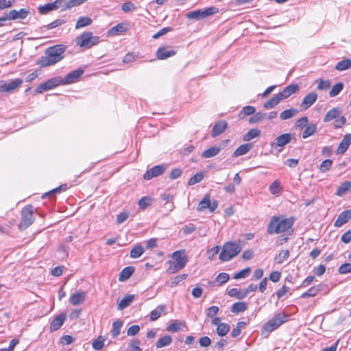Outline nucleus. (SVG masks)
I'll return each instance as SVG.
<instances>
[{"label": "nucleus", "mask_w": 351, "mask_h": 351, "mask_svg": "<svg viewBox=\"0 0 351 351\" xmlns=\"http://www.w3.org/2000/svg\"><path fill=\"white\" fill-rule=\"evenodd\" d=\"M171 343V337L170 335H165L157 341L156 346L157 348H162L163 347L169 346Z\"/></svg>", "instance_id": "obj_38"}, {"label": "nucleus", "mask_w": 351, "mask_h": 351, "mask_svg": "<svg viewBox=\"0 0 351 351\" xmlns=\"http://www.w3.org/2000/svg\"><path fill=\"white\" fill-rule=\"evenodd\" d=\"M346 123V119L341 114L335 119L334 128H340Z\"/></svg>", "instance_id": "obj_59"}, {"label": "nucleus", "mask_w": 351, "mask_h": 351, "mask_svg": "<svg viewBox=\"0 0 351 351\" xmlns=\"http://www.w3.org/2000/svg\"><path fill=\"white\" fill-rule=\"evenodd\" d=\"M341 114V110L339 108H333L327 112L323 119L324 122H329L332 120H335Z\"/></svg>", "instance_id": "obj_25"}, {"label": "nucleus", "mask_w": 351, "mask_h": 351, "mask_svg": "<svg viewBox=\"0 0 351 351\" xmlns=\"http://www.w3.org/2000/svg\"><path fill=\"white\" fill-rule=\"evenodd\" d=\"M9 21H14L16 19H25L30 14L28 9L22 8L19 10H11L6 12Z\"/></svg>", "instance_id": "obj_11"}, {"label": "nucleus", "mask_w": 351, "mask_h": 351, "mask_svg": "<svg viewBox=\"0 0 351 351\" xmlns=\"http://www.w3.org/2000/svg\"><path fill=\"white\" fill-rule=\"evenodd\" d=\"M139 345H140L139 340H138V339L133 340L130 343L127 351H142V349L140 348Z\"/></svg>", "instance_id": "obj_60"}, {"label": "nucleus", "mask_w": 351, "mask_h": 351, "mask_svg": "<svg viewBox=\"0 0 351 351\" xmlns=\"http://www.w3.org/2000/svg\"><path fill=\"white\" fill-rule=\"evenodd\" d=\"M269 189L271 194L274 195H279L281 189L280 182L278 180H276L270 184Z\"/></svg>", "instance_id": "obj_46"}, {"label": "nucleus", "mask_w": 351, "mask_h": 351, "mask_svg": "<svg viewBox=\"0 0 351 351\" xmlns=\"http://www.w3.org/2000/svg\"><path fill=\"white\" fill-rule=\"evenodd\" d=\"M167 167L165 165H156L147 171L143 175V178L145 180H151L153 178L157 177L163 173Z\"/></svg>", "instance_id": "obj_12"}, {"label": "nucleus", "mask_w": 351, "mask_h": 351, "mask_svg": "<svg viewBox=\"0 0 351 351\" xmlns=\"http://www.w3.org/2000/svg\"><path fill=\"white\" fill-rule=\"evenodd\" d=\"M289 315L284 313L276 315L272 319L265 323L261 330V335L267 337L273 330L288 321Z\"/></svg>", "instance_id": "obj_3"}, {"label": "nucleus", "mask_w": 351, "mask_h": 351, "mask_svg": "<svg viewBox=\"0 0 351 351\" xmlns=\"http://www.w3.org/2000/svg\"><path fill=\"white\" fill-rule=\"evenodd\" d=\"M210 206V199L208 195H206L199 203L197 210L201 211L208 208Z\"/></svg>", "instance_id": "obj_54"}, {"label": "nucleus", "mask_w": 351, "mask_h": 351, "mask_svg": "<svg viewBox=\"0 0 351 351\" xmlns=\"http://www.w3.org/2000/svg\"><path fill=\"white\" fill-rule=\"evenodd\" d=\"M121 8L123 12H128L136 10L135 5L131 1H127L122 4Z\"/></svg>", "instance_id": "obj_61"}, {"label": "nucleus", "mask_w": 351, "mask_h": 351, "mask_svg": "<svg viewBox=\"0 0 351 351\" xmlns=\"http://www.w3.org/2000/svg\"><path fill=\"white\" fill-rule=\"evenodd\" d=\"M134 267L132 266L126 267L122 269L119 276V280L124 282L128 280L134 273Z\"/></svg>", "instance_id": "obj_27"}, {"label": "nucleus", "mask_w": 351, "mask_h": 351, "mask_svg": "<svg viewBox=\"0 0 351 351\" xmlns=\"http://www.w3.org/2000/svg\"><path fill=\"white\" fill-rule=\"evenodd\" d=\"M343 84L342 82H339L335 84L331 90L329 92V96L330 97H334L339 95L341 91L343 89Z\"/></svg>", "instance_id": "obj_49"}, {"label": "nucleus", "mask_w": 351, "mask_h": 351, "mask_svg": "<svg viewBox=\"0 0 351 351\" xmlns=\"http://www.w3.org/2000/svg\"><path fill=\"white\" fill-rule=\"evenodd\" d=\"M332 161L331 160H330V159L324 160V161H322V162L320 165L319 171L321 172L324 173L330 169V167H332Z\"/></svg>", "instance_id": "obj_57"}, {"label": "nucleus", "mask_w": 351, "mask_h": 351, "mask_svg": "<svg viewBox=\"0 0 351 351\" xmlns=\"http://www.w3.org/2000/svg\"><path fill=\"white\" fill-rule=\"evenodd\" d=\"M105 338L100 335L97 339H94L92 346L93 348L96 350H99L104 346Z\"/></svg>", "instance_id": "obj_53"}, {"label": "nucleus", "mask_w": 351, "mask_h": 351, "mask_svg": "<svg viewBox=\"0 0 351 351\" xmlns=\"http://www.w3.org/2000/svg\"><path fill=\"white\" fill-rule=\"evenodd\" d=\"M126 30H127L126 25L125 23H118L117 25L111 27L108 30V34L109 36H115L119 34L123 33V32H126Z\"/></svg>", "instance_id": "obj_28"}, {"label": "nucleus", "mask_w": 351, "mask_h": 351, "mask_svg": "<svg viewBox=\"0 0 351 351\" xmlns=\"http://www.w3.org/2000/svg\"><path fill=\"white\" fill-rule=\"evenodd\" d=\"M84 73L82 69H76L69 73L64 78H62V84H70L76 82Z\"/></svg>", "instance_id": "obj_13"}, {"label": "nucleus", "mask_w": 351, "mask_h": 351, "mask_svg": "<svg viewBox=\"0 0 351 351\" xmlns=\"http://www.w3.org/2000/svg\"><path fill=\"white\" fill-rule=\"evenodd\" d=\"M134 295L129 294L125 295L118 304V309L123 310L127 308L133 302Z\"/></svg>", "instance_id": "obj_31"}, {"label": "nucleus", "mask_w": 351, "mask_h": 351, "mask_svg": "<svg viewBox=\"0 0 351 351\" xmlns=\"http://www.w3.org/2000/svg\"><path fill=\"white\" fill-rule=\"evenodd\" d=\"M60 84H62L61 77H55L40 84L36 89L35 93H42L44 91L52 89Z\"/></svg>", "instance_id": "obj_8"}, {"label": "nucleus", "mask_w": 351, "mask_h": 351, "mask_svg": "<svg viewBox=\"0 0 351 351\" xmlns=\"http://www.w3.org/2000/svg\"><path fill=\"white\" fill-rule=\"evenodd\" d=\"M241 251V247L239 244L234 242H227L223 245L219 258L221 261H229L239 254Z\"/></svg>", "instance_id": "obj_4"}, {"label": "nucleus", "mask_w": 351, "mask_h": 351, "mask_svg": "<svg viewBox=\"0 0 351 351\" xmlns=\"http://www.w3.org/2000/svg\"><path fill=\"white\" fill-rule=\"evenodd\" d=\"M267 117V114L258 112L252 114V116L249 119V123L251 124L257 123L262 121Z\"/></svg>", "instance_id": "obj_41"}, {"label": "nucleus", "mask_w": 351, "mask_h": 351, "mask_svg": "<svg viewBox=\"0 0 351 351\" xmlns=\"http://www.w3.org/2000/svg\"><path fill=\"white\" fill-rule=\"evenodd\" d=\"M291 136L292 134L290 133L281 134L275 138L274 143H271V146L282 147L291 141Z\"/></svg>", "instance_id": "obj_18"}, {"label": "nucleus", "mask_w": 351, "mask_h": 351, "mask_svg": "<svg viewBox=\"0 0 351 351\" xmlns=\"http://www.w3.org/2000/svg\"><path fill=\"white\" fill-rule=\"evenodd\" d=\"M280 101H282L281 97H280L279 94H276L268 101H267L264 104L263 107L266 109L273 108L276 106L280 102Z\"/></svg>", "instance_id": "obj_29"}, {"label": "nucleus", "mask_w": 351, "mask_h": 351, "mask_svg": "<svg viewBox=\"0 0 351 351\" xmlns=\"http://www.w3.org/2000/svg\"><path fill=\"white\" fill-rule=\"evenodd\" d=\"M185 326V323L181 320H174L171 323H170L166 330L170 332H176L181 330H182Z\"/></svg>", "instance_id": "obj_23"}, {"label": "nucleus", "mask_w": 351, "mask_h": 351, "mask_svg": "<svg viewBox=\"0 0 351 351\" xmlns=\"http://www.w3.org/2000/svg\"><path fill=\"white\" fill-rule=\"evenodd\" d=\"M66 315L61 313L55 317L50 324V331L53 332L58 330L64 324L66 320Z\"/></svg>", "instance_id": "obj_21"}, {"label": "nucleus", "mask_w": 351, "mask_h": 351, "mask_svg": "<svg viewBox=\"0 0 351 351\" xmlns=\"http://www.w3.org/2000/svg\"><path fill=\"white\" fill-rule=\"evenodd\" d=\"M22 83L23 80L20 78L12 80L9 82L1 81L0 82V92H11L20 86Z\"/></svg>", "instance_id": "obj_10"}, {"label": "nucleus", "mask_w": 351, "mask_h": 351, "mask_svg": "<svg viewBox=\"0 0 351 351\" xmlns=\"http://www.w3.org/2000/svg\"><path fill=\"white\" fill-rule=\"evenodd\" d=\"M152 204V199L149 197H143L138 201V206L142 209H145Z\"/></svg>", "instance_id": "obj_58"}, {"label": "nucleus", "mask_w": 351, "mask_h": 351, "mask_svg": "<svg viewBox=\"0 0 351 351\" xmlns=\"http://www.w3.org/2000/svg\"><path fill=\"white\" fill-rule=\"evenodd\" d=\"M252 147L253 145L252 143L243 144L235 149V151L233 153V156L238 157L246 154L252 149Z\"/></svg>", "instance_id": "obj_26"}, {"label": "nucleus", "mask_w": 351, "mask_h": 351, "mask_svg": "<svg viewBox=\"0 0 351 351\" xmlns=\"http://www.w3.org/2000/svg\"><path fill=\"white\" fill-rule=\"evenodd\" d=\"M261 132L258 129H251L243 136L244 141H250L253 138H258L261 136Z\"/></svg>", "instance_id": "obj_33"}, {"label": "nucleus", "mask_w": 351, "mask_h": 351, "mask_svg": "<svg viewBox=\"0 0 351 351\" xmlns=\"http://www.w3.org/2000/svg\"><path fill=\"white\" fill-rule=\"evenodd\" d=\"M289 256V250H285L281 251L278 255L275 256V261L277 264H282L284 261H287Z\"/></svg>", "instance_id": "obj_44"}, {"label": "nucleus", "mask_w": 351, "mask_h": 351, "mask_svg": "<svg viewBox=\"0 0 351 351\" xmlns=\"http://www.w3.org/2000/svg\"><path fill=\"white\" fill-rule=\"evenodd\" d=\"M321 290V285L312 287L301 295V298L315 297Z\"/></svg>", "instance_id": "obj_40"}, {"label": "nucleus", "mask_w": 351, "mask_h": 351, "mask_svg": "<svg viewBox=\"0 0 351 351\" xmlns=\"http://www.w3.org/2000/svg\"><path fill=\"white\" fill-rule=\"evenodd\" d=\"M294 221L293 217L273 216L267 226V232L269 234L286 232L292 228Z\"/></svg>", "instance_id": "obj_2"}, {"label": "nucleus", "mask_w": 351, "mask_h": 351, "mask_svg": "<svg viewBox=\"0 0 351 351\" xmlns=\"http://www.w3.org/2000/svg\"><path fill=\"white\" fill-rule=\"evenodd\" d=\"M351 219V209L341 212L334 223V226L339 228L346 223Z\"/></svg>", "instance_id": "obj_17"}, {"label": "nucleus", "mask_w": 351, "mask_h": 351, "mask_svg": "<svg viewBox=\"0 0 351 351\" xmlns=\"http://www.w3.org/2000/svg\"><path fill=\"white\" fill-rule=\"evenodd\" d=\"M76 43L81 47L89 49L99 43V37L93 36L91 32H86L77 37Z\"/></svg>", "instance_id": "obj_6"}, {"label": "nucleus", "mask_w": 351, "mask_h": 351, "mask_svg": "<svg viewBox=\"0 0 351 351\" xmlns=\"http://www.w3.org/2000/svg\"><path fill=\"white\" fill-rule=\"evenodd\" d=\"M221 150V148L219 147L213 146L206 150H204L202 153V157L204 158H208L211 157H214L217 156Z\"/></svg>", "instance_id": "obj_30"}, {"label": "nucleus", "mask_w": 351, "mask_h": 351, "mask_svg": "<svg viewBox=\"0 0 351 351\" xmlns=\"http://www.w3.org/2000/svg\"><path fill=\"white\" fill-rule=\"evenodd\" d=\"M217 8L210 7L204 10H197L193 12H189L186 14V18L189 19L200 20L204 19L210 15L214 14L217 12Z\"/></svg>", "instance_id": "obj_9"}, {"label": "nucleus", "mask_w": 351, "mask_h": 351, "mask_svg": "<svg viewBox=\"0 0 351 351\" xmlns=\"http://www.w3.org/2000/svg\"><path fill=\"white\" fill-rule=\"evenodd\" d=\"M351 189V182H344L337 189L336 194L339 196H341L346 193L349 189Z\"/></svg>", "instance_id": "obj_52"}, {"label": "nucleus", "mask_w": 351, "mask_h": 351, "mask_svg": "<svg viewBox=\"0 0 351 351\" xmlns=\"http://www.w3.org/2000/svg\"><path fill=\"white\" fill-rule=\"evenodd\" d=\"M247 309V304L243 302H238L232 304L231 311L234 313H239Z\"/></svg>", "instance_id": "obj_43"}, {"label": "nucleus", "mask_w": 351, "mask_h": 351, "mask_svg": "<svg viewBox=\"0 0 351 351\" xmlns=\"http://www.w3.org/2000/svg\"><path fill=\"white\" fill-rule=\"evenodd\" d=\"M92 23V19L88 16H81L78 19L75 24V28L80 29L86 27Z\"/></svg>", "instance_id": "obj_42"}, {"label": "nucleus", "mask_w": 351, "mask_h": 351, "mask_svg": "<svg viewBox=\"0 0 351 351\" xmlns=\"http://www.w3.org/2000/svg\"><path fill=\"white\" fill-rule=\"evenodd\" d=\"M228 128V123L226 121L221 120L217 121L213 126L211 136L216 137L225 132Z\"/></svg>", "instance_id": "obj_19"}, {"label": "nucleus", "mask_w": 351, "mask_h": 351, "mask_svg": "<svg viewBox=\"0 0 351 351\" xmlns=\"http://www.w3.org/2000/svg\"><path fill=\"white\" fill-rule=\"evenodd\" d=\"M33 222V207L31 205L26 206L21 210V219L19 224V228L21 230H25Z\"/></svg>", "instance_id": "obj_7"}, {"label": "nucleus", "mask_w": 351, "mask_h": 351, "mask_svg": "<svg viewBox=\"0 0 351 351\" xmlns=\"http://www.w3.org/2000/svg\"><path fill=\"white\" fill-rule=\"evenodd\" d=\"M122 326V321L117 320L112 323V329L111 330V334L113 337H116L120 334V331Z\"/></svg>", "instance_id": "obj_47"}, {"label": "nucleus", "mask_w": 351, "mask_h": 351, "mask_svg": "<svg viewBox=\"0 0 351 351\" xmlns=\"http://www.w3.org/2000/svg\"><path fill=\"white\" fill-rule=\"evenodd\" d=\"M350 144H351V134H348L345 135L343 136L342 141L340 142V143L337 147V154H344L348 149Z\"/></svg>", "instance_id": "obj_20"}, {"label": "nucleus", "mask_w": 351, "mask_h": 351, "mask_svg": "<svg viewBox=\"0 0 351 351\" xmlns=\"http://www.w3.org/2000/svg\"><path fill=\"white\" fill-rule=\"evenodd\" d=\"M204 178V174L202 172H198L193 176L188 181L189 186L194 185L196 183L200 182Z\"/></svg>", "instance_id": "obj_55"}, {"label": "nucleus", "mask_w": 351, "mask_h": 351, "mask_svg": "<svg viewBox=\"0 0 351 351\" xmlns=\"http://www.w3.org/2000/svg\"><path fill=\"white\" fill-rule=\"evenodd\" d=\"M246 291L244 289H238L237 288H232L228 291V295L234 297L239 300L243 299L247 296Z\"/></svg>", "instance_id": "obj_32"}, {"label": "nucleus", "mask_w": 351, "mask_h": 351, "mask_svg": "<svg viewBox=\"0 0 351 351\" xmlns=\"http://www.w3.org/2000/svg\"><path fill=\"white\" fill-rule=\"evenodd\" d=\"M86 297V293L84 291L76 292L71 295L70 298V302L73 305H79L82 304Z\"/></svg>", "instance_id": "obj_22"}, {"label": "nucleus", "mask_w": 351, "mask_h": 351, "mask_svg": "<svg viewBox=\"0 0 351 351\" xmlns=\"http://www.w3.org/2000/svg\"><path fill=\"white\" fill-rule=\"evenodd\" d=\"M166 306L164 304H161L158 306L155 309L151 311L150 313V321H156L157 320L161 315L166 314Z\"/></svg>", "instance_id": "obj_24"}, {"label": "nucleus", "mask_w": 351, "mask_h": 351, "mask_svg": "<svg viewBox=\"0 0 351 351\" xmlns=\"http://www.w3.org/2000/svg\"><path fill=\"white\" fill-rule=\"evenodd\" d=\"M300 90V87L297 84H291L283 88V90L279 93V95L282 100H284L291 95L298 93Z\"/></svg>", "instance_id": "obj_16"}, {"label": "nucleus", "mask_w": 351, "mask_h": 351, "mask_svg": "<svg viewBox=\"0 0 351 351\" xmlns=\"http://www.w3.org/2000/svg\"><path fill=\"white\" fill-rule=\"evenodd\" d=\"M55 10H57L56 1L52 3H47L44 5H40L38 8L39 13L41 14H46L48 12Z\"/></svg>", "instance_id": "obj_35"}, {"label": "nucleus", "mask_w": 351, "mask_h": 351, "mask_svg": "<svg viewBox=\"0 0 351 351\" xmlns=\"http://www.w3.org/2000/svg\"><path fill=\"white\" fill-rule=\"evenodd\" d=\"M66 47L64 45H57L50 47L45 51V56L40 58L36 64L40 67H46L60 62L63 58V53Z\"/></svg>", "instance_id": "obj_1"}, {"label": "nucleus", "mask_w": 351, "mask_h": 351, "mask_svg": "<svg viewBox=\"0 0 351 351\" xmlns=\"http://www.w3.org/2000/svg\"><path fill=\"white\" fill-rule=\"evenodd\" d=\"M350 68H351V60L350 59H344L339 62L335 66V69L341 71H345Z\"/></svg>", "instance_id": "obj_45"}, {"label": "nucleus", "mask_w": 351, "mask_h": 351, "mask_svg": "<svg viewBox=\"0 0 351 351\" xmlns=\"http://www.w3.org/2000/svg\"><path fill=\"white\" fill-rule=\"evenodd\" d=\"M219 307L217 306H212L209 308H208L206 311V315L207 317L210 318H214L217 315V314L219 312Z\"/></svg>", "instance_id": "obj_56"}, {"label": "nucleus", "mask_w": 351, "mask_h": 351, "mask_svg": "<svg viewBox=\"0 0 351 351\" xmlns=\"http://www.w3.org/2000/svg\"><path fill=\"white\" fill-rule=\"evenodd\" d=\"M317 131V125L315 123H310L306 126L305 130L302 132V138H306L313 135Z\"/></svg>", "instance_id": "obj_39"}, {"label": "nucleus", "mask_w": 351, "mask_h": 351, "mask_svg": "<svg viewBox=\"0 0 351 351\" xmlns=\"http://www.w3.org/2000/svg\"><path fill=\"white\" fill-rule=\"evenodd\" d=\"M246 326L245 322H239L237 324V326L234 328L231 332V337L233 338L237 337L241 332V329Z\"/></svg>", "instance_id": "obj_51"}, {"label": "nucleus", "mask_w": 351, "mask_h": 351, "mask_svg": "<svg viewBox=\"0 0 351 351\" xmlns=\"http://www.w3.org/2000/svg\"><path fill=\"white\" fill-rule=\"evenodd\" d=\"M176 53L171 47H162L158 49L156 56L158 60H165L175 56Z\"/></svg>", "instance_id": "obj_14"}, {"label": "nucleus", "mask_w": 351, "mask_h": 351, "mask_svg": "<svg viewBox=\"0 0 351 351\" xmlns=\"http://www.w3.org/2000/svg\"><path fill=\"white\" fill-rule=\"evenodd\" d=\"M315 82L317 83V88L319 90H326L330 86V82L328 80H323L319 78L317 79Z\"/></svg>", "instance_id": "obj_50"}, {"label": "nucleus", "mask_w": 351, "mask_h": 351, "mask_svg": "<svg viewBox=\"0 0 351 351\" xmlns=\"http://www.w3.org/2000/svg\"><path fill=\"white\" fill-rule=\"evenodd\" d=\"M145 252L143 247L139 244L134 245L130 250V255L132 258H139Z\"/></svg>", "instance_id": "obj_37"}, {"label": "nucleus", "mask_w": 351, "mask_h": 351, "mask_svg": "<svg viewBox=\"0 0 351 351\" xmlns=\"http://www.w3.org/2000/svg\"><path fill=\"white\" fill-rule=\"evenodd\" d=\"M318 97L317 94L315 92H311L307 94L302 99L300 107L302 110H307L313 104L315 103Z\"/></svg>", "instance_id": "obj_15"}, {"label": "nucleus", "mask_w": 351, "mask_h": 351, "mask_svg": "<svg viewBox=\"0 0 351 351\" xmlns=\"http://www.w3.org/2000/svg\"><path fill=\"white\" fill-rule=\"evenodd\" d=\"M256 112V109L254 106H246L242 108L239 114V119H243L247 116L252 115Z\"/></svg>", "instance_id": "obj_34"}, {"label": "nucleus", "mask_w": 351, "mask_h": 351, "mask_svg": "<svg viewBox=\"0 0 351 351\" xmlns=\"http://www.w3.org/2000/svg\"><path fill=\"white\" fill-rule=\"evenodd\" d=\"M230 327L228 324L222 323L221 325H219V326L217 327V334L219 337H223L230 331Z\"/></svg>", "instance_id": "obj_48"}, {"label": "nucleus", "mask_w": 351, "mask_h": 351, "mask_svg": "<svg viewBox=\"0 0 351 351\" xmlns=\"http://www.w3.org/2000/svg\"><path fill=\"white\" fill-rule=\"evenodd\" d=\"M250 271V268H249V267L245 268V269L239 271L237 274H235V275L234 276V279H240V278H246L248 276Z\"/></svg>", "instance_id": "obj_63"}, {"label": "nucleus", "mask_w": 351, "mask_h": 351, "mask_svg": "<svg viewBox=\"0 0 351 351\" xmlns=\"http://www.w3.org/2000/svg\"><path fill=\"white\" fill-rule=\"evenodd\" d=\"M229 280V275L226 273H220L216 278V282L219 283V285L226 283Z\"/></svg>", "instance_id": "obj_62"}, {"label": "nucleus", "mask_w": 351, "mask_h": 351, "mask_svg": "<svg viewBox=\"0 0 351 351\" xmlns=\"http://www.w3.org/2000/svg\"><path fill=\"white\" fill-rule=\"evenodd\" d=\"M339 272L341 274H346L351 272V263H344L339 268Z\"/></svg>", "instance_id": "obj_64"}, {"label": "nucleus", "mask_w": 351, "mask_h": 351, "mask_svg": "<svg viewBox=\"0 0 351 351\" xmlns=\"http://www.w3.org/2000/svg\"><path fill=\"white\" fill-rule=\"evenodd\" d=\"M298 113V110L295 108L287 109L280 114L281 120H287L295 117Z\"/></svg>", "instance_id": "obj_36"}, {"label": "nucleus", "mask_w": 351, "mask_h": 351, "mask_svg": "<svg viewBox=\"0 0 351 351\" xmlns=\"http://www.w3.org/2000/svg\"><path fill=\"white\" fill-rule=\"evenodd\" d=\"M172 261H169L170 266L167 269L169 274H174L182 269L188 261L187 256L184 252L176 251L172 254Z\"/></svg>", "instance_id": "obj_5"}]
</instances>
